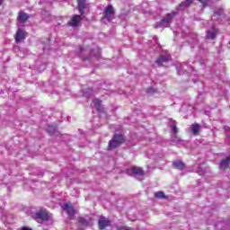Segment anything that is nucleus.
I'll use <instances>...</instances> for the list:
<instances>
[{
    "instance_id": "nucleus-13",
    "label": "nucleus",
    "mask_w": 230,
    "mask_h": 230,
    "mask_svg": "<svg viewBox=\"0 0 230 230\" xmlns=\"http://www.w3.org/2000/svg\"><path fill=\"white\" fill-rule=\"evenodd\" d=\"M170 58V55L161 56L159 58L156 59V64H158V66H163L164 64H166V62H168Z\"/></svg>"
},
{
    "instance_id": "nucleus-31",
    "label": "nucleus",
    "mask_w": 230,
    "mask_h": 230,
    "mask_svg": "<svg viewBox=\"0 0 230 230\" xmlns=\"http://www.w3.org/2000/svg\"><path fill=\"white\" fill-rule=\"evenodd\" d=\"M43 69H46V66H43Z\"/></svg>"
},
{
    "instance_id": "nucleus-5",
    "label": "nucleus",
    "mask_w": 230,
    "mask_h": 230,
    "mask_svg": "<svg viewBox=\"0 0 230 230\" xmlns=\"http://www.w3.org/2000/svg\"><path fill=\"white\" fill-rule=\"evenodd\" d=\"M63 209L68 215L69 219L73 220L75 215H76V209H75V208H73V205H71L69 203H65V204H63Z\"/></svg>"
},
{
    "instance_id": "nucleus-23",
    "label": "nucleus",
    "mask_w": 230,
    "mask_h": 230,
    "mask_svg": "<svg viewBox=\"0 0 230 230\" xmlns=\"http://www.w3.org/2000/svg\"><path fill=\"white\" fill-rule=\"evenodd\" d=\"M56 128L53 126H49L47 131L49 132V134H53V132H55Z\"/></svg>"
},
{
    "instance_id": "nucleus-28",
    "label": "nucleus",
    "mask_w": 230,
    "mask_h": 230,
    "mask_svg": "<svg viewBox=\"0 0 230 230\" xmlns=\"http://www.w3.org/2000/svg\"><path fill=\"white\" fill-rule=\"evenodd\" d=\"M118 230H130L127 226L119 227Z\"/></svg>"
},
{
    "instance_id": "nucleus-29",
    "label": "nucleus",
    "mask_w": 230,
    "mask_h": 230,
    "mask_svg": "<svg viewBox=\"0 0 230 230\" xmlns=\"http://www.w3.org/2000/svg\"><path fill=\"white\" fill-rule=\"evenodd\" d=\"M22 230H32L31 228L23 227Z\"/></svg>"
},
{
    "instance_id": "nucleus-17",
    "label": "nucleus",
    "mask_w": 230,
    "mask_h": 230,
    "mask_svg": "<svg viewBox=\"0 0 230 230\" xmlns=\"http://www.w3.org/2000/svg\"><path fill=\"white\" fill-rule=\"evenodd\" d=\"M89 226V221L84 217L79 218V229L84 230V227Z\"/></svg>"
},
{
    "instance_id": "nucleus-1",
    "label": "nucleus",
    "mask_w": 230,
    "mask_h": 230,
    "mask_svg": "<svg viewBox=\"0 0 230 230\" xmlns=\"http://www.w3.org/2000/svg\"><path fill=\"white\" fill-rule=\"evenodd\" d=\"M171 128L172 132V136L171 137L172 143H174L176 146H182L184 145L185 141L181 139L177 134L179 133V128H177V122L172 121L171 123Z\"/></svg>"
},
{
    "instance_id": "nucleus-27",
    "label": "nucleus",
    "mask_w": 230,
    "mask_h": 230,
    "mask_svg": "<svg viewBox=\"0 0 230 230\" xmlns=\"http://www.w3.org/2000/svg\"><path fill=\"white\" fill-rule=\"evenodd\" d=\"M197 172H198L199 175H204V173H205V172L203 171V169H201L200 167L198 168Z\"/></svg>"
},
{
    "instance_id": "nucleus-25",
    "label": "nucleus",
    "mask_w": 230,
    "mask_h": 230,
    "mask_svg": "<svg viewBox=\"0 0 230 230\" xmlns=\"http://www.w3.org/2000/svg\"><path fill=\"white\" fill-rule=\"evenodd\" d=\"M222 13H224V11L223 10H220L218 13H214V16H213V19H216L217 15L218 17H220V15H222Z\"/></svg>"
},
{
    "instance_id": "nucleus-3",
    "label": "nucleus",
    "mask_w": 230,
    "mask_h": 230,
    "mask_svg": "<svg viewBox=\"0 0 230 230\" xmlns=\"http://www.w3.org/2000/svg\"><path fill=\"white\" fill-rule=\"evenodd\" d=\"M175 13H168L160 22L156 24V28H168L170 26V22H172V19L175 16Z\"/></svg>"
},
{
    "instance_id": "nucleus-12",
    "label": "nucleus",
    "mask_w": 230,
    "mask_h": 230,
    "mask_svg": "<svg viewBox=\"0 0 230 230\" xmlns=\"http://www.w3.org/2000/svg\"><path fill=\"white\" fill-rule=\"evenodd\" d=\"M202 128V126H200V124L199 123H195L192 124L190 127V132L191 134H193L194 136H197L199 134V132H200V129Z\"/></svg>"
},
{
    "instance_id": "nucleus-20",
    "label": "nucleus",
    "mask_w": 230,
    "mask_h": 230,
    "mask_svg": "<svg viewBox=\"0 0 230 230\" xmlns=\"http://www.w3.org/2000/svg\"><path fill=\"white\" fill-rule=\"evenodd\" d=\"M93 103L94 107H96L97 111H102V101H100L99 99H93Z\"/></svg>"
},
{
    "instance_id": "nucleus-8",
    "label": "nucleus",
    "mask_w": 230,
    "mask_h": 230,
    "mask_svg": "<svg viewBox=\"0 0 230 230\" xmlns=\"http://www.w3.org/2000/svg\"><path fill=\"white\" fill-rule=\"evenodd\" d=\"M28 36V34L26 33L25 31L18 29L15 34V42L19 43L22 40H24V39H26V37Z\"/></svg>"
},
{
    "instance_id": "nucleus-16",
    "label": "nucleus",
    "mask_w": 230,
    "mask_h": 230,
    "mask_svg": "<svg viewBox=\"0 0 230 230\" xmlns=\"http://www.w3.org/2000/svg\"><path fill=\"white\" fill-rule=\"evenodd\" d=\"M230 164V156L226 157V159H224L221 161V163L219 164V168L221 170H226V168H227V166H229Z\"/></svg>"
},
{
    "instance_id": "nucleus-6",
    "label": "nucleus",
    "mask_w": 230,
    "mask_h": 230,
    "mask_svg": "<svg viewBox=\"0 0 230 230\" xmlns=\"http://www.w3.org/2000/svg\"><path fill=\"white\" fill-rule=\"evenodd\" d=\"M35 218L38 222H46L50 218V216L46 210H40L36 212Z\"/></svg>"
},
{
    "instance_id": "nucleus-2",
    "label": "nucleus",
    "mask_w": 230,
    "mask_h": 230,
    "mask_svg": "<svg viewBox=\"0 0 230 230\" xmlns=\"http://www.w3.org/2000/svg\"><path fill=\"white\" fill-rule=\"evenodd\" d=\"M125 143V137L123 135H114L113 138L109 142V150H114V148H118L120 145Z\"/></svg>"
},
{
    "instance_id": "nucleus-24",
    "label": "nucleus",
    "mask_w": 230,
    "mask_h": 230,
    "mask_svg": "<svg viewBox=\"0 0 230 230\" xmlns=\"http://www.w3.org/2000/svg\"><path fill=\"white\" fill-rule=\"evenodd\" d=\"M199 3L203 4L204 7L208 6L209 1L208 0H198Z\"/></svg>"
},
{
    "instance_id": "nucleus-11",
    "label": "nucleus",
    "mask_w": 230,
    "mask_h": 230,
    "mask_svg": "<svg viewBox=\"0 0 230 230\" xmlns=\"http://www.w3.org/2000/svg\"><path fill=\"white\" fill-rule=\"evenodd\" d=\"M81 21H82V16L75 15L68 24H69V26H73V28H75V26H78V24Z\"/></svg>"
},
{
    "instance_id": "nucleus-21",
    "label": "nucleus",
    "mask_w": 230,
    "mask_h": 230,
    "mask_svg": "<svg viewBox=\"0 0 230 230\" xmlns=\"http://www.w3.org/2000/svg\"><path fill=\"white\" fill-rule=\"evenodd\" d=\"M91 55H94L95 57H100L102 55V50L100 48L96 47L94 49L91 51Z\"/></svg>"
},
{
    "instance_id": "nucleus-9",
    "label": "nucleus",
    "mask_w": 230,
    "mask_h": 230,
    "mask_svg": "<svg viewBox=\"0 0 230 230\" xmlns=\"http://www.w3.org/2000/svg\"><path fill=\"white\" fill-rule=\"evenodd\" d=\"M31 15L21 11L18 14L17 20L18 22H26V21H28V19H30Z\"/></svg>"
},
{
    "instance_id": "nucleus-15",
    "label": "nucleus",
    "mask_w": 230,
    "mask_h": 230,
    "mask_svg": "<svg viewBox=\"0 0 230 230\" xmlns=\"http://www.w3.org/2000/svg\"><path fill=\"white\" fill-rule=\"evenodd\" d=\"M78 3V10L81 15H84L85 12V1L84 0H77Z\"/></svg>"
},
{
    "instance_id": "nucleus-18",
    "label": "nucleus",
    "mask_w": 230,
    "mask_h": 230,
    "mask_svg": "<svg viewBox=\"0 0 230 230\" xmlns=\"http://www.w3.org/2000/svg\"><path fill=\"white\" fill-rule=\"evenodd\" d=\"M191 3H193V0H185L184 2H181L179 5V10H184L185 8H188Z\"/></svg>"
},
{
    "instance_id": "nucleus-4",
    "label": "nucleus",
    "mask_w": 230,
    "mask_h": 230,
    "mask_svg": "<svg viewBox=\"0 0 230 230\" xmlns=\"http://www.w3.org/2000/svg\"><path fill=\"white\" fill-rule=\"evenodd\" d=\"M103 19H106V21H112L114 19V7L112 5H108L103 12Z\"/></svg>"
},
{
    "instance_id": "nucleus-22",
    "label": "nucleus",
    "mask_w": 230,
    "mask_h": 230,
    "mask_svg": "<svg viewBox=\"0 0 230 230\" xmlns=\"http://www.w3.org/2000/svg\"><path fill=\"white\" fill-rule=\"evenodd\" d=\"M155 199H164V191H157L155 193Z\"/></svg>"
},
{
    "instance_id": "nucleus-30",
    "label": "nucleus",
    "mask_w": 230,
    "mask_h": 230,
    "mask_svg": "<svg viewBox=\"0 0 230 230\" xmlns=\"http://www.w3.org/2000/svg\"><path fill=\"white\" fill-rule=\"evenodd\" d=\"M80 50H81V51H84V49H83V48H80Z\"/></svg>"
},
{
    "instance_id": "nucleus-10",
    "label": "nucleus",
    "mask_w": 230,
    "mask_h": 230,
    "mask_svg": "<svg viewBox=\"0 0 230 230\" xmlns=\"http://www.w3.org/2000/svg\"><path fill=\"white\" fill-rule=\"evenodd\" d=\"M109 226H111V221H109V219L104 217L99 219V227L101 230L105 229V227H109Z\"/></svg>"
},
{
    "instance_id": "nucleus-26",
    "label": "nucleus",
    "mask_w": 230,
    "mask_h": 230,
    "mask_svg": "<svg viewBox=\"0 0 230 230\" xmlns=\"http://www.w3.org/2000/svg\"><path fill=\"white\" fill-rule=\"evenodd\" d=\"M146 93H148V94H153V93H155V90L152 87H149L146 89Z\"/></svg>"
},
{
    "instance_id": "nucleus-7",
    "label": "nucleus",
    "mask_w": 230,
    "mask_h": 230,
    "mask_svg": "<svg viewBox=\"0 0 230 230\" xmlns=\"http://www.w3.org/2000/svg\"><path fill=\"white\" fill-rule=\"evenodd\" d=\"M128 175H134V177H143V175H145V171L140 167H132L128 170Z\"/></svg>"
},
{
    "instance_id": "nucleus-14",
    "label": "nucleus",
    "mask_w": 230,
    "mask_h": 230,
    "mask_svg": "<svg viewBox=\"0 0 230 230\" xmlns=\"http://www.w3.org/2000/svg\"><path fill=\"white\" fill-rule=\"evenodd\" d=\"M217 33H218V30L213 27L211 30L207 31V38L215 39V37H217Z\"/></svg>"
},
{
    "instance_id": "nucleus-19",
    "label": "nucleus",
    "mask_w": 230,
    "mask_h": 230,
    "mask_svg": "<svg viewBox=\"0 0 230 230\" xmlns=\"http://www.w3.org/2000/svg\"><path fill=\"white\" fill-rule=\"evenodd\" d=\"M172 166L174 168H177L178 170H184V163L181 161H177L172 164Z\"/></svg>"
}]
</instances>
